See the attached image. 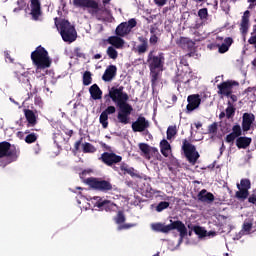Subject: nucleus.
<instances>
[{"mask_svg":"<svg viewBox=\"0 0 256 256\" xmlns=\"http://www.w3.org/2000/svg\"><path fill=\"white\" fill-rule=\"evenodd\" d=\"M125 88L123 86L115 87L113 86L108 94L104 95V99L109 101L112 99L113 103H115L116 107L118 108L117 120L118 123L122 125H129L131 123V113H133V106L129 104V94L124 92Z\"/></svg>","mask_w":256,"mask_h":256,"instance_id":"1","label":"nucleus"},{"mask_svg":"<svg viewBox=\"0 0 256 256\" xmlns=\"http://www.w3.org/2000/svg\"><path fill=\"white\" fill-rule=\"evenodd\" d=\"M21 155V150L7 141L0 142V167H7L10 163H14L19 159Z\"/></svg>","mask_w":256,"mask_h":256,"instance_id":"2","label":"nucleus"},{"mask_svg":"<svg viewBox=\"0 0 256 256\" xmlns=\"http://www.w3.org/2000/svg\"><path fill=\"white\" fill-rule=\"evenodd\" d=\"M31 60L37 69H49L52 63L49 52L43 46H38L35 51L31 53Z\"/></svg>","mask_w":256,"mask_h":256,"instance_id":"3","label":"nucleus"},{"mask_svg":"<svg viewBox=\"0 0 256 256\" xmlns=\"http://www.w3.org/2000/svg\"><path fill=\"white\" fill-rule=\"evenodd\" d=\"M153 231H156L157 233H169L170 231H173L177 229V231L180 233V237L183 239V237H187V227H185V224L181 222V220L177 221H171V224L165 225L163 223H154L151 225Z\"/></svg>","mask_w":256,"mask_h":256,"instance_id":"4","label":"nucleus"},{"mask_svg":"<svg viewBox=\"0 0 256 256\" xmlns=\"http://www.w3.org/2000/svg\"><path fill=\"white\" fill-rule=\"evenodd\" d=\"M55 25L60 31V35L65 43L77 41V30H75V26H73L69 20H62L59 24L55 22Z\"/></svg>","mask_w":256,"mask_h":256,"instance_id":"5","label":"nucleus"},{"mask_svg":"<svg viewBox=\"0 0 256 256\" xmlns=\"http://www.w3.org/2000/svg\"><path fill=\"white\" fill-rule=\"evenodd\" d=\"M73 5L77 9H87L92 17H97L103 11V6L97 0H73Z\"/></svg>","mask_w":256,"mask_h":256,"instance_id":"6","label":"nucleus"},{"mask_svg":"<svg viewBox=\"0 0 256 256\" xmlns=\"http://www.w3.org/2000/svg\"><path fill=\"white\" fill-rule=\"evenodd\" d=\"M147 63L149 69H158V71H163L165 67V54L163 52H156L151 50L147 56Z\"/></svg>","mask_w":256,"mask_h":256,"instance_id":"7","label":"nucleus"},{"mask_svg":"<svg viewBox=\"0 0 256 256\" xmlns=\"http://www.w3.org/2000/svg\"><path fill=\"white\" fill-rule=\"evenodd\" d=\"M86 185H89L91 189H94L95 191H101L102 193H109V191H113V184H111V181L101 178H87Z\"/></svg>","mask_w":256,"mask_h":256,"instance_id":"8","label":"nucleus"},{"mask_svg":"<svg viewBox=\"0 0 256 256\" xmlns=\"http://www.w3.org/2000/svg\"><path fill=\"white\" fill-rule=\"evenodd\" d=\"M182 151L190 165H196L197 161H199V157H201L195 145L191 144L187 139L182 141Z\"/></svg>","mask_w":256,"mask_h":256,"instance_id":"9","label":"nucleus"},{"mask_svg":"<svg viewBox=\"0 0 256 256\" xmlns=\"http://www.w3.org/2000/svg\"><path fill=\"white\" fill-rule=\"evenodd\" d=\"M193 79H195L193 72L181 71L173 77L172 81L177 86L178 91H180L181 89H187Z\"/></svg>","mask_w":256,"mask_h":256,"instance_id":"10","label":"nucleus"},{"mask_svg":"<svg viewBox=\"0 0 256 256\" xmlns=\"http://www.w3.org/2000/svg\"><path fill=\"white\" fill-rule=\"evenodd\" d=\"M235 87H239V82L236 80H226L217 85V93L220 97H229Z\"/></svg>","mask_w":256,"mask_h":256,"instance_id":"11","label":"nucleus"},{"mask_svg":"<svg viewBox=\"0 0 256 256\" xmlns=\"http://www.w3.org/2000/svg\"><path fill=\"white\" fill-rule=\"evenodd\" d=\"M237 191L235 193L236 199H239L240 201H245L247 197H249V190L251 189V180L244 178L241 179L240 184H237Z\"/></svg>","mask_w":256,"mask_h":256,"instance_id":"12","label":"nucleus"},{"mask_svg":"<svg viewBox=\"0 0 256 256\" xmlns=\"http://www.w3.org/2000/svg\"><path fill=\"white\" fill-rule=\"evenodd\" d=\"M99 160L102 161L104 165H107L108 167H113V165L121 163V161H123V157L113 152H104L101 154Z\"/></svg>","mask_w":256,"mask_h":256,"instance_id":"13","label":"nucleus"},{"mask_svg":"<svg viewBox=\"0 0 256 256\" xmlns=\"http://www.w3.org/2000/svg\"><path fill=\"white\" fill-rule=\"evenodd\" d=\"M149 120L144 116H139L136 121L132 123V131L134 133H143L146 129H149Z\"/></svg>","mask_w":256,"mask_h":256,"instance_id":"14","label":"nucleus"},{"mask_svg":"<svg viewBox=\"0 0 256 256\" xmlns=\"http://www.w3.org/2000/svg\"><path fill=\"white\" fill-rule=\"evenodd\" d=\"M188 104L186 106L187 113H192L195 109H199L201 105V95L191 94L187 97Z\"/></svg>","mask_w":256,"mask_h":256,"instance_id":"15","label":"nucleus"},{"mask_svg":"<svg viewBox=\"0 0 256 256\" xmlns=\"http://www.w3.org/2000/svg\"><path fill=\"white\" fill-rule=\"evenodd\" d=\"M30 7H31L30 15L33 21H39V18L43 15V12L41 11V1L31 0Z\"/></svg>","mask_w":256,"mask_h":256,"instance_id":"16","label":"nucleus"},{"mask_svg":"<svg viewBox=\"0 0 256 256\" xmlns=\"http://www.w3.org/2000/svg\"><path fill=\"white\" fill-rule=\"evenodd\" d=\"M251 15V12L249 10H246L242 16L241 23H240V33H242L243 37H246L249 33V27H251V24L249 23V17Z\"/></svg>","mask_w":256,"mask_h":256,"instance_id":"17","label":"nucleus"},{"mask_svg":"<svg viewBox=\"0 0 256 256\" xmlns=\"http://www.w3.org/2000/svg\"><path fill=\"white\" fill-rule=\"evenodd\" d=\"M138 41L140 44L136 46L135 52L138 53V55H145V53L149 51V40L147 37L139 36Z\"/></svg>","mask_w":256,"mask_h":256,"instance_id":"18","label":"nucleus"},{"mask_svg":"<svg viewBox=\"0 0 256 256\" xmlns=\"http://www.w3.org/2000/svg\"><path fill=\"white\" fill-rule=\"evenodd\" d=\"M198 201L200 203H207V205H211L213 201H215V195L213 193L208 192L206 189H202L197 195Z\"/></svg>","mask_w":256,"mask_h":256,"instance_id":"19","label":"nucleus"},{"mask_svg":"<svg viewBox=\"0 0 256 256\" xmlns=\"http://www.w3.org/2000/svg\"><path fill=\"white\" fill-rule=\"evenodd\" d=\"M115 77H117V66L109 65L102 75V80L105 81V83H109L113 81Z\"/></svg>","mask_w":256,"mask_h":256,"instance_id":"20","label":"nucleus"},{"mask_svg":"<svg viewBox=\"0 0 256 256\" xmlns=\"http://www.w3.org/2000/svg\"><path fill=\"white\" fill-rule=\"evenodd\" d=\"M255 122V114L244 113L242 116V129L247 132L251 130V125Z\"/></svg>","mask_w":256,"mask_h":256,"instance_id":"21","label":"nucleus"},{"mask_svg":"<svg viewBox=\"0 0 256 256\" xmlns=\"http://www.w3.org/2000/svg\"><path fill=\"white\" fill-rule=\"evenodd\" d=\"M140 151L143 152L145 159L148 161L151 159V153H154V155H159V150L157 148H151L149 144L147 143H140L139 144Z\"/></svg>","mask_w":256,"mask_h":256,"instance_id":"22","label":"nucleus"},{"mask_svg":"<svg viewBox=\"0 0 256 256\" xmlns=\"http://www.w3.org/2000/svg\"><path fill=\"white\" fill-rule=\"evenodd\" d=\"M107 43L112 45V47H115V49H121L125 45V40L119 36H110L107 39Z\"/></svg>","mask_w":256,"mask_h":256,"instance_id":"23","label":"nucleus"},{"mask_svg":"<svg viewBox=\"0 0 256 256\" xmlns=\"http://www.w3.org/2000/svg\"><path fill=\"white\" fill-rule=\"evenodd\" d=\"M89 93H90L92 99H94V101H98L99 99H102V97H103V91L101 90V88H99V85H97V84H93L89 88Z\"/></svg>","mask_w":256,"mask_h":256,"instance_id":"24","label":"nucleus"},{"mask_svg":"<svg viewBox=\"0 0 256 256\" xmlns=\"http://www.w3.org/2000/svg\"><path fill=\"white\" fill-rule=\"evenodd\" d=\"M120 171H122L123 175H130V177H138L137 170L133 167H129V165L125 162L120 164Z\"/></svg>","mask_w":256,"mask_h":256,"instance_id":"25","label":"nucleus"},{"mask_svg":"<svg viewBox=\"0 0 256 256\" xmlns=\"http://www.w3.org/2000/svg\"><path fill=\"white\" fill-rule=\"evenodd\" d=\"M231 45H233V38L226 37L224 39V43L216 45V47H218V53H221V54L227 53V51H229V47H231Z\"/></svg>","mask_w":256,"mask_h":256,"instance_id":"26","label":"nucleus"},{"mask_svg":"<svg viewBox=\"0 0 256 256\" xmlns=\"http://www.w3.org/2000/svg\"><path fill=\"white\" fill-rule=\"evenodd\" d=\"M96 207H98V209H101L102 211H113V209L115 208V204L110 200H99L96 203Z\"/></svg>","mask_w":256,"mask_h":256,"instance_id":"27","label":"nucleus"},{"mask_svg":"<svg viewBox=\"0 0 256 256\" xmlns=\"http://www.w3.org/2000/svg\"><path fill=\"white\" fill-rule=\"evenodd\" d=\"M115 33L118 37H125V35H129V33L131 32L129 30V27L127 26V22H122L121 24H119L116 27Z\"/></svg>","mask_w":256,"mask_h":256,"instance_id":"28","label":"nucleus"},{"mask_svg":"<svg viewBox=\"0 0 256 256\" xmlns=\"http://www.w3.org/2000/svg\"><path fill=\"white\" fill-rule=\"evenodd\" d=\"M251 145V138L249 137H239L236 139V147L238 149H247Z\"/></svg>","mask_w":256,"mask_h":256,"instance_id":"29","label":"nucleus"},{"mask_svg":"<svg viewBox=\"0 0 256 256\" xmlns=\"http://www.w3.org/2000/svg\"><path fill=\"white\" fill-rule=\"evenodd\" d=\"M160 151L164 157H169V154L171 153V144H169V141L165 139L161 140Z\"/></svg>","mask_w":256,"mask_h":256,"instance_id":"30","label":"nucleus"},{"mask_svg":"<svg viewBox=\"0 0 256 256\" xmlns=\"http://www.w3.org/2000/svg\"><path fill=\"white\" fill-rule=\"evenodd\" d=\"M25 117L29 125H37V117L35 116V112L33 110L26 109L25 110Z\"/></svg>","mask_w":256,"mask_h":256,"instance_id":"31","label":"nucleus"},{"mask_svg":"<svg viewBox=\"0 0 256 256\" xmlns=\"http://www.w3.org/2000/svg\"><path fill=\"white\" fill-rule=\"evenodd\" d=\"M227 105L228 106L225 110L226 117L227 119H233V117H235V111H237V109L235 108V106H233V103H231V101H228Z\"/></svg>","mask_w":256,"mask_h":256,"instance_id":"32","label":"nucleus"},{"mask_svg":"<svg viewBox=\"0 0 256 256\" xmlns=\"http://www.w3.org/2000/svg\"><path fill=\"white\" fill-rule=\"evenodd\" d=\"M192 231H194L195 235H198L200 239H203V237H207V230L201 226H193Z\"/></svg>","mask_w":256,"mask_h":256,"instance_id":"33","label":"nucleus"},{"mask_svg":"<svg viewBox=\"0 0 256 256\" xmlns=\"http://www.w3.org/2000/svg\"><path fill=\"white\" fill-rule=\"evenodd\" d=\"M116 225H123L125 221H127V218L125 217V213L123 211H118L116 217L114 218Z\"/></svg>","mask_w":256,"mask_h":256,"instance_id":"34","label":"nucleus"},{"mask_svg":"<svg viewBox=\"0 0 256 256\" xmlns=\"http://www.w3.org/2000/svg\"><path fill=\"white\" fill-rule=\"evenodd\" d=\"M177 45H179V47H181L182 49H187V47H189V45H191L192 41L189 38L186 37H180V39L176 42Z\"/></svg>","mask_w":256,"mask_h":256,"instance_id":"35","label":"nucleus"},{"mask_svg":"<svg viewBox=\"0 0 256 256\" xmlns=\"http://www.w3.org/2000/svg\"><path fill=\"white\" fill-rule=\"evenodd\" d=\"M99 123L102 125L103 129H107V127H109V116L102 112L99 117Z\"/></svg>","mask_w":256,"mask_h":256,"instance_id":"36","label":"nucleus"},{"mask_svg":"<svg viewBox=\"0 0 256 256\" xmlns=\"http://www.w3.org/2000/svg\"><path fill=\"white\" fill-rule=\"evenodd\" d=\"M82 151L83 153H95L97 151V148H95L93 144L85 142L84 144H82Z\"/></svg>","mask_w":256,"mask_h":256,"instance_id":"37","label":"nucleus"},{"mask_svg":"<svg viewBox=\"0 0 256 256\" xmlns=\"http://www.w3.org/2000/svg\"><path fill=\"white\" fill-rule=\"evenodd\" d=\"M177 125H171L167 128L166 135L167 139L170 141L175 135H177Z\"/></svg>","mask_w":256,"mask_h":256,"instance_id":"38","label":"nucleus"},{"mask_svg":"<svg viewBox=\"0 0 256 256\" xmlns=\"http://www.w3.org/2000/svg\"><path fill=\"white\" fill-rule=\"evenodd\" d=\"M150 69V77L152 85H155L159 80V69L149 68Z\"/></svg>","mask_w":256,"mask_h":256,"instance_id":"39","label":"nucleus"},{"mask_svg":"<svg viewBox=\"0 0 256 256\" xmlns=\"http://www.w3.org/2000/svg\"><path fill=\"white\" fill-rule=\"evenodd\" d=\"M106 53L110 59H117L119 57V53L113 46H109L106 50Z\"/></svg>","mask_w":256,"mask_h":256,"instance_id":"40","label":"nucleus"},{"mask_svg":"<svg viewBox=\"0 0 256 256\" xmlns=\"http://www.w3.org/2000/svg\"><path fill=\"white\" fill-rule=\"evenodd\" d=\"M39 138V135H37V133H30L28 134L24 141L25 143H27L28 145H31V143H35L37 141V139Z\"/></svg>","mask_w":256,"mask_h":256,"instance_id":"41","label":"nucleus"},{"mask_svg":"<svg viewBox=\"0 0 256 256\" xmlns=\"http://www.w3.org/2000/svg\"><path fill=\"white\" fill-rule=\"evenodd\" d=\"M93 83V78L91 77V72L85 71L83 74V85L88 86Z\"/></svg>","mask_w":256,"mask_h":256,"instance_id":"42","label":"nucleus"},{"mask_svg":"<svg viewBox=\"0 0 256 256\" xmlns=\"http://www.w3.org/2000/svg\"><path fill=\"white\" fill-rule=\"evenodd\" d=\"M218 130H219V124L217 122H213L208 126L209 135H217Z\"/></svg>","mask_w":256,"mask_h":256,"instance_id":"43","label":"nucleus"},{"mask_svg":"<svg viewBox=\"0 0 256 256\" xmlns=\"http://www.w3.org/2000/svg\"><path fill=\"white\" fill-rule=\"evenodd\" d=\"M168 207H169V202H167V201H162V202H160V203L157 205L156 211H157L158 213H161V211H165V209H168Z\"/></svg>","mask_w":256,"mask_h":256,"instance_id":"44","label":"nucleus"},{"mask_svg":"<svg viewBox=\"0 0 256 256\" xmlns=\"http://www.w3.org/2000/svg\"><path fill=\"white\" fill-rule=\"evenodd\" d=\"M126 26L131 32L133 29H135V27H137V20L135 18L129 19L128 22H126Z\"/></svg>","mask_w":256,"mask_h":256,"instance_id":"45","label":"nucleus"},{"mask_svg":"<svg viewBox=\"0 0 256 256\" xmlns=\"http://www.w3.org/2000/svg\"><path fill=\"white\" fill-rule=\"evenodd\" d=\"M232 134H234L236 137H241L242 131L241 126L239 124H236L232 127Z\"/></svg>","mask_w":256,"mask_h":256,"instance_id":"46","label":"nucleus"},{"mask_svg":"<svg viewBox=\"0 0 256 256\" xmlns=\"http://www.w3.org/2000/svg\"><path fill=\"white\" fill-rule=\"evenodd\" d=\"M208 16H209V12L207 8H202L198 11V17L200 19H207Z\"/></svg>","mask_w":256,"mask_h":256,"instance_id":"47","label":"nucleus"},{"mask_svg":"<svg viewBox=\"0 0 256 256\" xmlns=\"http://www.w3.org/2000/svg\"><path fill=\"white\" fill-rule=\"evenodd\" d=\"M117 108H115V106H108L103 113H105L106 115H113L114 113H116Z\"/></svg>","mask_w":256,"mask_h":256,"instance_id":"48","label":"nucleus"},{"mask_svg":"<svg viewBox=\"0 0 256 256\" xmlns=\"http://www.w3.org/2000/svg\"><path fill=\"white\" fill-rule=\"evenodd\" d=\"M251 229H253V223L245 221L243 223V230L246 231L247 233H249V231H251Z\"/></svg>","mask_w":256,"mask_h":256,"instance_id":"49","label":"nucleus"},{"mask_svg":"<svg viewBox=\"0 0 256 256\" xmlns=\"http://www.w3.org/2000/svg\"><path fill=\"white\" fill-rule=\"evenodd\" d=\"M150 45H156L159 43V37H157V34H152L149 39Z\"/></svg>","mask_w":256,"mask_h":256,"instance_id":"50","label":"nucleus"},{"mask_svg":"<svg viewBox=\"0 0 256 256\" xmlns=\"http://www.w3.org/2000/svg\"><path fill=\"white\" fill-rule=\"evenodd\" d=\"M74 55L79 57L80 59H85V53L81 50V48H75Z\"/></svg>","mask_w":256,"mask_h":256,"instance_id":"51","label":"nucleus"},{"mask_svg":"<svg viewBox=\"0 0 256 256\" xmlns=\"http://www.w3.org/2000/svg\"><path fill=\"white\" fill-rule=\"evenodd\" d=\"M237 139V137L232 134V132L230 134H228L225 138L226 143H233L235 140Z\"/></svg>","mask_w":256,"mask_h":256,"instance_id":"52","label":"nucleus"},{"mask_svg":"<svg viewBox=\"0 0 256 256\" xmlns=\"http://www.w3.org/2000/svg\"><path fill=\"white\" fill-rule=\"evenodd\" d=\"M131 227H135V224H122L118 226V231H123L125 229H131Z\"/></svg>","mask_w":256,"mask_h":256,"instance_id":"53","label":"nucleus"},{"mask_svg":"<svg viewBox=\"0 0 256 256\" xmlns=\"http://www.w3.org/2000/svg\"><path fill=\"white\" fill-rule=\"evenodd\" d=\"M83 143V138H80L78 141L74 144V150L79 151V148L81 147V144Z\"/></svg>","mask_w":256,"mask_h":256,"instance_id":"54","label":"nucleus"},{"mask_svg":"<svg viewBox=\"0 0 256 256\" xmlns=\"http://www.w3.org/2000/svg\"><path fill=\"white\" fill-rule=\"evenodd\" d=\"M5 59H8L10 63H13V59L11 58V54H9V51L4 52Z\"/></svg>","mask_w":256,"mask_h":256,"instance_id":"55","label":"nucleus"},{"mask_svg":"<svg viewBox=\"0 0 256 256\" xmlns=\"http://www.w3.org/2000/svg\"><path fill=\"white\" fill-rule=\"evenodd\" d=\"M226 97L230 98L231 101H233V103H237V101H238L237 95H235L233 93H231L229 96H226Z\"/></svg>","mask_w":256,"mask_h":256,"instance_id":"56","label":"nucleus"},{"mask_svg":"<svg viewBox=\"0 0 256 256\" xmlns=\"http://www.w3.org/2000/svg\"><path fill=\"white\" fill-rule=\"evenodd\" d=\"M249 203H253V205H256V195H252L248 198Z\"/></svg>","mask_w":256,"mask_h":256,"instance_id":"57","label":"nucleus"},{"mask_svg":"<svg viewBox=\"0 0 256 256\" xmlns=\"http://www.w3.org/2000/svg\"><path fill=\"white\" fill-rule=\"evenodd\" d=\"M167 0H159L158 2H156L157 5H159V7H163V5H166Z\"/></svg>","mask_w":256,"mask_h":256,"instance_id":"58","label":"nucleus"},{"mask_svg":"<svg viewBox=\"0 0 256 256\" xmlns=\"http://www.w3.org/2000/svg\"><path fill=\"white\" fill-rule=\"evenodd\" d=\"M248 1V3H250V9H251V7H253V6H256V0H247Z\"/></svg>","mask_w":256,"mask_h":256,"instance_id":"59","label":"nucleus"},{"mask_svg":"<svg viewBox=\"0 0 256 256\" xmlns=\"http://www.w3.org/2000/svg\"><path fill=\"white\" fill-rule=\"evenodd\" d=\"M196 129H201V127H203V124L201 122H197L194 124Z\"/></svg>","mask_w":256,"mask_h":256,"instance_id":"60","label":"nucleus"},{"mask_svg":"<svg viewBox=\"0 0 256 256\" xmlns=\"http://www.w3.org/2000/svg\"><path fill=\"white\" fill-rule=\"evenodd\" d=\"M224 117H227L226 112H221V113L219 114V119H224Z\"/></svg>","mask_w":256,"mask_h":256,"instance_id":"61","label":"nucleus"},{"mask_svg":"<svg viewBox=\"0 0 256 256\" xmlns=\"http://www.w3.org/2000/svg\"><path fill=\"white\" fill-rule=\"evenodd\" d=\"M65 134L68 135V137H73V130H68Z\"/></svg>","mask_w":256,"mask_h":256,"instance_id":"62","label":"nucleus"},{"mask_svg":"<svg viewBox=\"0 0 256 256\" xmlns=\"http://www.w3.org/2000/svg\"><path fill=\"white\" fill-rule=\"evenodd\" d=\"M224 151H225V144L222 143V146L220 147V153H221V155L223 154Z\"/></svg>","mask_w":256,"mask_h":256,"instance_id":"63","label":"nucleus"},{"mask_svg":"<svg viewBox=\"0 0 256 256\" xmlns=\"http://www.w3.org/2000/svg\"><path fill=\"white\" fill-rule=\"evenodd\" d=\"M101 57H102L101 54H95L94 55V59H101Z\"/></svg>","mask_w":256,"mask_h":256,"instance_id":"64","label":"nucleus"}]
</instances>
